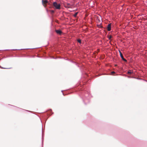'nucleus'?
<instances>
[{
	"label": "nucleus",
	"mask_w": 147,
	"mask_h": 147,
	"mask_svg": "<svg viewBox=\"0 0 147 147\" xmlns=\"http://www.w3.org/2000/svg\"><path fill=\"white\" fill-rule=\"evenodd\" d=\"M4 68V69H6V68Z\"/></svg>",
	"instance_id": "12"
},
{
	"label": "nucleus",
	"mask_w": 147,
	"mask_h": 147,
	"mask_svg": "<svg viewBox=\"0 0 147 147\" xmlns=\"http://www.w3.org/2000/svg\"><path fill=\"white\" fill-rule=\"evenodd\" d=\"M111 73L112 74H114V73H115V72L114 71H112Z\"/></svg>",
	"instance_id": "11"
},
{
	"label": "nucleus",
	"mask_w": 147,
	"mask_h": 147,
	"mask_svg": "<svg viewBox=\"0 0 147 147\" xmlns=\"http://www.w3.org/2000/svg\"><path fill=\"white\" fill-rule=\"evenodd\" d=\"M119 53H120V56H121V57L122 58V59L124 61L126 62L127 61V60L124 58L122 53L120 51H119Z\"/></svg>",
	"instance_id": "3"
},
{
	"label": "nucleus",
	"mask_w": 147,
	"mask_h": 147,
	"mask_svg": "<svg viewBox=\"0 0 147 147\" xmlns=\"http://www.w3.org/2000/svg\"><path fill=\"white\" fill-rule=\"evenodd\" d=\"M127 73L129 74H130L131 73V71H129L127 72Z\"/></svg>",
	"instance_id": "9"
},
{
	"label": "nucleus",
	"mask_w": 147,
	"mask_h": 147,
	"mask_svg": "<svg viewBox=\"0 0 147 147\" xmlns=\"http://www.w3.org/2000/svg\"><path fill=\"white\" fill-rule=\"evenodd\" d=\"M48 3V1L47 0H42V4H43V6L45 7L46 6L47 3Z\"/></svg>",
	"instance_id": "2"
},
{
	"label": "nucleus",
	"mask_w": 147,
	"mask_h": 147,
	"mask_svg": "<svg viewBox=\"0 0 147 147\" xmlns=\"http://www.w3.org/2000/svg\"><path fill=\"white\" fill-rule=\"evenodd\" d=\"M112 38V36L111 35L109 36L108 37V38L109 40H111V38Z\"/></svg>",
	"instance_id": "7"
},
{
	"label": "nucleus",
	"mask_w": 147,
	"mask_h": 147,
	"mask_svg": "<svg viewBox=\"0 0 147 147\" xmlns=\"http://www.w3.org/2000/svg\"><path fill=\"white\" fill-rule=\"evenodd\" d=\"M77 14H78V12H77V13H75L74 15V16L76 17V16Z\"/></svg>",
	"instance_id": "10"
},
{
	"label": "nucleus",
	"mask_w": 147,
	"mask_h": 147,
	"mask_svg": "<svg viewBox=\"0 0 147 147\" xmlns=\"http://www.w3.org/2000/svg\"><path fill=\"white\" fill-rule=\"evenodd\" d=\"M55 32L57 34L59 35H61L62 33V32L60 30H56Z\"/></svg>",
	"instance_id": "5"
},
{
	"label": "nucleus",
	"mask_w": 147,
	"mask_h": 147,
	"mask_svg": "<svg viewBox=\"0 0 147 147\" xmlns=\"http://www.w3.org/2000/svg\"><path fill=\"white\" fill-rule=\"evenodd\" d=\"M78 42H79L80 43H81V40L80 39H78L77 40Z\"/></svg>",
	"instance_id": "6"
},
{
	"label": "nucleus",
	"mask_w": 147,
	"mask_h": 147,
	"mask_svg": "<svg viewBox=\"0 0 147 147\" xmlns=\"http://www.w3.org/2000/svg\"><path fill=\"white\" fill-rule=\"evenodd\" d=\"M50 12L51 13H53L54 12V11L53 10H51L50 11Z\"/></svg>",
	"instance_id": "8"
},
{
	"label": "nucleus",
	"mask_w": 147,
	"mask_h": 147,
	"mask_svg": "<svg viewBox=\"0 0 147 147\" xmlns=\"http://www.w3.org/2000/svg\"><path fill=\"white\" fill-rule=\"evenodd\" d=\"M53 5L57 9H60V4H57L56 2H54L53 3Z\"/></svg>",
	"instance_id": "1"
},
{
	"label": "nucleus",
	"mask_w": 147,
	"mask_h": 147,
	"mask_svg": "<svg viewBox=\"0 0 147 147\" xmlns=\"http://www.w3.org/2000/svg\"><path fill=\"white\" fill-rule=\"evenodd\" d=\"M107 29L108 31H110L111 30V24H108L107 26Z\"/></svg>",
	"instance_id": "4"
}]
</instances>
